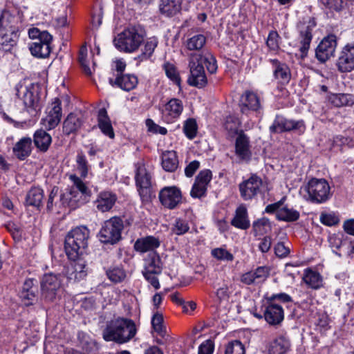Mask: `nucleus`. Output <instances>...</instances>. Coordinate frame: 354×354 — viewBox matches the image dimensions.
<instances>
[{"mask_svg": "<svg viewBox=\"0 0 354 354\" xmlns=\"http://www.w3.org/2000/svg\"><path fill=\"white\" fill-rule=\"evenodd\" d=\"M203 64H205L209 73H216L218 68L216 60L210 53L207 52L204 54L194 53L190 55L189 60L190 75L187 80L189 85L203 88L207 84V80Z\"/></svg>", "mask_w": 354, "mask_h": 354, "instance_id": "f257e3e1", "label": "nucleus"}, {"mask_svg": "<svg viewBox=\"0 0 354 354\" xmlns=\"http://www.w3.org/2000/svg\"><path fill=\"white\" fill-rule=\"evenodd\" d=\"M137 333L135 322L128 318L118 317L109 322L103 331V338L118 344L129 342Z\"/></svg>", "mask_w": 354, "mask_h": 354, "instance_id": "f03ea898", "label": "nucleus"}, {"mask_svg": "<svg viewBox=\"0 0 354 354\" xmlns=\"http://www.w3.org/2000/svg\"><path fill=\"white\" fill-rule=\"evenodd\" d=\"M89 236V230L85 226L75 227L67 234L64 249L71 260H77L86 252Z\"/></svg>", "mask_w": 354, "mask_h": 354, "instance_id": "7ed1b4c3", "label": "nucleus"}, {"mask_svg": "<svg viewBox=\"0 0 354 354\" xmlns=\"http://www.w3.org/2000/svg\"><path fill=\"white\" fill-rule=\"evenodd\" d=\"M17 20L10 12L4 10L0 16V45L4 51H10L19 38Z\"/></svg>", "mask_w": 354, "mask_h": 354, "instance_id": "20e7f679", "label": "nucleus"}, {"mask_svg": "<svg viewBox=\"0 0 354 354\" xmlns=\"http://www.w3.org/2000/svg\"><path fill=\"white\" fill-rule=\"evenodd\" d=\"M145 37L146 32L142 26H131L118 35L114 44L120 51L133 53L138 49Z\"/></svg>", "mask_w": 354, "mask_h": 354, "instance_id": "39448f33", "label": "nucleus"}, {"mask_svg": "<svg viewBox=\"0 0 354 354\" xmlns=\"http://www.w3.org/2000/svg\"><path fill=\"white\" fill-rule=\"evenodd\" d=\"M29 37L34 39L30 45L31 54L36 57L46 58L49 56L51 51V42L53 36L46 30L41 31L37 28H31L28 30Z\"/></svg>", "mask_w": 354, "mask_h": 354, "instance_id": "423d86ee", "label": "nucleus"}, {"mask_svg": "<svg viewBox=\"0 0 354 354\" xmlns=\"http://www.w3.org/2000/svg\"><path fill=\"white\" fill-rule=\"evenodd\" d=\"M17 95L24 103L26 111L32 115H36L41 110L38 91L33 84H19L17 86Z\"/></svg>", "mask_w": 354, "mask_h": 354, "instance_id": "0eeeda50", "label": "nucleus"}, {"mask_svg": "<svg viewBox=\"0 0 354 354\" xmlns=\"http://www.w3.org/2000/svg\"><path fill=\"white\" fill-rule=\"evenodd\" d=\"M62 288L59 274H45L40 281L41 298L46 302H53L57 298Z\"/></svg>", "mask_w": 354, "mask_h": 354, "instance_id": "6e6552de", "label": "nucleus"}, {"mask_svg": "<svg viewBox=\"0 0 354 354\" xmlns=\"http://www.w3.org/2000/svg\"><path fill=\"white\" fill-rule=\"evenodd\" d=\"M225 129L231 138H236L235 153L239 162L243 160V129L241 120L234 115L226 118Z\"/></svg>", "mask_w": 354, "mask_h": 354, "instance_id": "1a4fd4ad", "label": "nucleus"}, {"mask_svg": "<svg viewBox=\"0 0 354 354\" xmlns=\"http://www.w3.org/2000/svg\"><path fill=\"white\" fill-rule=\"evenodd\" d=\"M123 222L119 217H112L106 221L100 231V240L104 243L115 244L121 239Z\"/></svg>", "mask_w": 354, "mask_h": 354, "instance_id": "9d476101", "label": "nucleus"}, {"mask_svg": "<svg viewBox=\"0 0 354 354\" xmlns=\"http://www.w3.org/2000/svg\"><path fill=\"white\" fill-rule=\"evenodd\" d=\"M308 199L313 203L326 202L330 196V186L324 179L312 178L305 187Z\"/></svg>", "mask_w": 354, "mask_h": 354, "instance_id": "9b49d317", "label": "nucleus"}, {"mask_svg": "<svg viewBox=\"0 0 354 354\" xmlns=\"http://www.w3.org/2000/svg\"><path fill=\"white\" fill-rule=\"evenodd\" d=\"M305 129L306 125L303 120H289L281 115H277L269 127L270 133H282L291 131H297L299 133H303Z\"/></svg>", "mask_w": 354, "mask_h": 354, "instance_id": "f8f14e48", "label": "nucleus"}, {"mask_svg": "<svg viewBox=\"0 0 354 354\" xmlns=\"http://www.w3.org/2000/svg\"><path fill=\"white\" fill-rule=\"evenodd\" d=\"M161 204L169 209H175L182 202L181 191L176 187H165L159 193Z\"/></svg>", "mask_w": 354, "mask_h": 354, "instance_id": "ddd939ff", "label": "nucleus"}, {"mask_svg": "<svg viewBox=\"0 0 354 354\" xmlns=\"http://www.w3.org/2000/svg\"><path fill=\"white\" fill-rule=\"evenodd\" d=\"M315 26V21L311 19L301 21L297 25L301 44L300 51L302 56H306L308 53L313 39V30Z\"/></svg>", "mask_w": 354, "mask_h": 354, "instance_id": "4468645a", "label": "nucleus"}, {"mask_svg": "<svg viewBox=\"0 0 354 354\" xmlns=\"http://www.w3.org/2000/svg\"><path fill=\"white\" fill-rule=\"evenodd\" d=\"M212 171L209 169L201 171L195 178L190 195L194 198H201L206 196L207 185L212 180Z\"/></svg>", "mask_w": 354, "mask_h": 354, "instance_id": "2eb2a0df", "label": "nucleus"}, {"mask_svg": "<svg viewBox=\"0 0 354 354\" xmlns=\"http://www.w3.org/2000/svg\"><path fill=\"white\" fill-rule=\"evenodd\" d=\"M336 46L335 35H330L324 37L316 48V57L321 62H326L330 57L334 55Z\"/></svg>", "mask_w": 354, "mask_h": 354, "instance_id": "dca6fc26", "label": "nucleus"}, {"mask_svg": "<svg viewBox=\"0 0 354 354\" xmlns=\"http://www.w3.org/2000/svg\"><path fill=\"white\" fill-rule=\"evenodd\" d=\"M136 182L141 198L147 199L150 194L151 176L143 165H136Z\"/></svg>", "mask_w": 354, "mask_h": 354, "instance_id": "f3484780", "label": "nucleus"}, {"mask_svg": "<svg viewBox=\"0 0 354 354\" xmlns=\"http://www.w3.org/2000/svg\"><path fill=\"white\" fill-rule=\"evenodd\" d=\"M337 66L342 73L354 70V43L348 44L342 48L337 59Z\"/></svg>", "mask_w": 354, "mask_h": 354, "instance_id": "a211bd4d", "label": "nucleus"}, {"mask_svg": "<svg viewBox=\"0 0 354 354\" xmlns=\"http://www.w3.org/2000/svg\"><path fill=\"white\" fill-rule=\"evenodd\" d=\"M38 287L37 281L28 279L23 283L19 297L24 305L29 306L36 304L38 300Z\"/></svg>", "mask_w": 354, "mask_h": 354, "instance_id": "6ab92c4d", "label": "nucleus"}, {"mask_svg": "<svg viewBox=\"0 0 354 354\" xmlns=\"http://www.w3.org/2000/svg\"><path fill=\"white\" fill-rule=\"evenodd\" d=\"M263 317L270 325L279 326L284 319L283 308L281 305L267 300Z\"/></svg>", "mask_w": 354, "mask_h": 354, "instance_id": "aec40b11", "label": "nucleus"}, {"mask_svg": "<svg viewBox=\"0 0 354 354\" xmlns=\"http://www.w3.org/2000/svg\"><path fill=\"white\" fill-rule=\"evenodd\" d=\"M61 100L55 97L52 102L48 115L42 120V124L48 130L55 128L60 122L62 118Z\"/></svg>", "mask_w": 354, "mask_h": 354, "instance_id": "412c9836", "label": "nucleus"}, {"mask_svg": "<svg viewBox=\"0 0 354 354\" xmlns=\"http://www.w3.org/2000/svg\"><path fill=\"white\" fill-rule=\"evenodd\" d=\"M183 111V104L182 101L177 98H172L165 105L162 115L167 123H171L179 118Z\"/></svg>", "mask_w": 354, "mask_h": 354, "instance_id": "4be33fe9", "label": "nucleus"}, {"mask_svg": "<svg viewBox=\"0 0 354 354\" xmlns=\"http://www.w3.org/2000/svg\"><path fill=\"white\" fill-rule=\"evenodd\" d=\"M30 137H23L17 141L13 148V155L19 160H24L29 157L32 153V145Z\"/></svg>", "mask_w": 354, "mask_h": 354, "instance_id": "5701e85b", "label": "nucleus"}, {"mask_svg": "<svg viewBox=\"0 0 354 354\" xmlns=\"http://www.w3.org/2000/svg\"><path fill=\"white\" fill-rule=\"evenodd\" d=\"M70 179L73 185L71 187L69 190L68 199L71 202L73 201H77L83 196L89 194V190L87 186L82 182V180L75 175H71Z\"/></svg>", "mask_w": 354, "mask_h": 354, "instance_id": "b1692460", "label": "nucleus"}, {"mask_svg": "<svg viewBox=\"0 0 354 354\" xmlns=\"http://www.w3.org/2000/svg\"><path fill=\"white\" fill-rule=\"evenodd\" d=\"M87 274L86 265L84 261H73L67 268L66 276L68 280L78 281L83 279Z\"/></svg>", "mask_w": 354, "mask_h": 354, "instance_id": "393cba45", "label": "nucleus"}, {"mask_svg": "<svg viewBox=\"0 0 354 354\" xmlns=\"http://www.w3.org/2000/svg\"><path fill=\"white\" fill-rule=\"evenodd\" d=\"M138 78L133 75H118L115 81L109 79V83L112 86H117L124 91H129L135 88L138 84Z\"/></svg>", "mask_w": 354, "mask_h": 354, "instance_id": "a878e982", "label": "nucleus"}, {"mask_svg": "<svg viewBox=\"0 0 354 354\" xmlns=\"http://www.w3.org/2000/svg\"><path fill=\"white\" fill-rule=\"evenodd\" d=\"M117 200L115 194L111 192H102L96 200V207L102 212L109 211Z\"/></svg>", "mask_w": 354, "mask_h": 354, "instance_id": "bb28decb", "label": "nucleus"}, {"mask_svg": "<svg viewBox=\"0 0 354 354\" xmlns=\"http://www.w3.org/2000/svg\"><path fill=\"white\" fill-rule=\"evenodd\" d=\"M33 142L39 151L46 152L52 142V137L43 129L37 130L33 134Z\"/></svg>", "mask_w": 354, "mask_h": 354, "instance_id": "cd10ccee", "label": "nucleus"}, {"mask_svg": "<svg viewBox=\"0 0 354 354\" xmlns=\"http://www.w3.org/2000/svg\"><path fill=\"white\" fill-rule=\"evenodd\" d=\"M270 62L274 67V77L282 84L288 83L291 77L288 66L276 59H271Z\"/></svg>", "mask_w": 354, "mask_h": 354, "instance_id": "c85d7f7f", "label": "nucleus"}, {"mask_svg": "<svg viewBox=\"0 0 354 354\" xmlns=\"http://www.w3.org/2000/svg\"><path fill=\"white\" fill-rule=\"evenodd\" d=\"M182 0H160L159 10L162 15L172 17L181 10Z\"/></svg>", "mask_w": 354, "mask_h": 354, "instance_id": "c756f323", "label": "nucleus"}, {"mask_svg": "<svg viewBox=\"0 0 354 354\" xmlns=\"http://www.w3.org/2000/svg\"><path fill=\"white\" fill-rule=\"evenodd\" d=\"M98 127L102 132L113 139L115 137V133L111 123L109 117L105 109H100L97 115Z\"/></svg>", "mask_w": 354, "mask_h": 354, "instance_id": "7c9ffc66", "label": "nucleus"}, {"mask_svg": "<svg viewBox=\"0 0 354 354\" xmlns=\"http://www.w3.org/2000/svg\"><path fill=\"white\" fill-rule=\"evenodd\" d=\"M160 245L159 240L154 236H147L138 239L135 244L134 248L140 252H146L147 251L154 250Z\"/></svg>", "mask_w": 354, "mask_h": 354, "instance_id": "2f4dec72", "label": "nucleus"}, {"mask_svg": "<svg viewBox=\"0 0 354 354\" xmlns=\"http://www.w3.org/2000/svg\"><path fill=\"white\" fill-rule=\"evenodd\" d=\"M152 272L153 273L162 272V263L159 255L155 252H150L145 259V266L142 272Z\"/></svg>", "mask_w": 354, "mask_h": 354, "instance_id": "473e14b6", "label": "nucleus"}, {"mask_svg": "<svg viewBox=\"0 0 354 354\" xmlns=\"http://www.w3.org/2000/svg\"><path fill=\"white\" fill-rule=\"evenodd\" d=\"M288 339L281 336L270 343L268 351L269 354H285L290 348Z\"/></svg>", "mask_w": 354, "mask_h": 354, "instance_id": "72a5a7b5", "label": "nucleus"}, {"mask_svg": "<svg viewBox=\"0 0 354 354\" xmlns=\"http://www.w3.org/2000/svg\"><path fill=\"white\" fill-rule=\"evenodd\" d=\"M82 121L77 115L71 113L68 115L63 123V131L66 135L77 131L81 127Z\"/></svg>", "mask_w": 354, "mask_h": 354, "instance_id": "f704fd0d", "label": "nucleus"}, {"mask_svg": "<svg viewBox=\"0 0 354 354\" xmlns=\"http://www.w3.org/2000/svg\"><path fill=\"white\" fill-rule=\"evenodd\" d=\"M162 168L169 172L174 171L178 166V160L174 151H167L162 155Z\"/></svg>", "mask_w": 354, "mask_h": 354, "instance_id": "c9c22d12", "label": "nucleus"}, {"mask_svg": "<svg viewBox=\"0 0 354 354\" xmlns=\"http://www.w3.org/2000/svg\"><path fill=\"white\" fill-rule=\"evenodd\" d=\"M44 198V191L39 187H32L27 193L26 202L28 205L39 207Z\"/></svg>", "mask_w": 354, "mask_h": 354, "instance_id": "e433bc0d", "label": "nucleus"}, {"mask_svg": "<svg viewBox=\"0 0 354 354\" xmlns=\"http://www.w3.org/2000/svg\"><path fill=\"white\" fill-rule=\"evenodd\" d=\"M261 185V180L257 176H252L248 180H245V200L252 198L256 195Z\"/></svg>", "mask_w": 354, "mask_h": 354, "instance_id": "4c0bfd02", "label": "nucleus"}, {"mask_svg": "<svg viewBox=\"0 0 354 354\" xmlns=\"http://www.w3.org/2000/svg\"><path fill=\"white\" fill-rule=\"evenodd\" d=\"M276 218L279 221L292 222L299 219V213L294 209L283 207L277 211Z\"/></svg>", "mask_w": 354, "mask_h": 354, "instance_id": "58836bf2", "label": "nucleus"}, {"mask_svg": "<svg viewBox=\"0 0 354 354\" xmlns=\"http://www.w3.org/2000/svg\"><path fill=\"white\" fill-rule=\"evenodd\" d=\"M245 108L249 111L257 113L261 109V102L259 96L253 92H247L245 96Z\"/></svg>", "mask_w": 354, "mask_h": 354, "instance_id": "ea45409f", "label": "nucleus"}, {"mask_svg": "<svg viewBox=\"0 0 354 354\" xmlns=\"http://www.w3.org/2000/svg\"><path fill=\"white\" fill-rule=\"evenodd\" d=\"M206 44V37L202 34L192 36L186 41V46L189 50H200Z\"/></svg>", "mask_w": 354, "mask_h": 354, "instance_id": "a19ab883", "label": "nucleus"}, {"mask_svg": "<svg viewBox=\"0 0 354 354\" xmlns=\"http://www.w3.org/2000/svg\"><path fill=\"white\" fill-rule=\"evenodd\" d=\"M304 282L310 288L317 289L322 286V277L318 272L306 270L304 277Z\"/></svg>", "mask_w": 354, "mask_h": 354, "instance_id": "79ce46f5", "label": "nucleus"}, {"mask_svg": "<svg viewBox=\"0 0 354 354\" xmlns=\"http://www.w3.org/2000/svg\"><path fill=\"white\" fill-rule=\"evenodd\" d=\"M158 43V39L155 37L147 39L145 44L142 53L138 56V58L142 61L149 59L153 53L155 48L157 47Z\"/></svg>", "mask_w": 354, "mask_h": 354, "instance_id": "37998d69", "label": "nucleus"}, {"mask_svg": "<svg viewBox=\"0 0 354 354\" xmlns=\"http://www.w3.org/2000/svg\"><path fill=\"white\" fill-rule=\"evenodd\" d=\"M253 230L255 235H263L271 230V225L267 218H261L253 223Z\"/></svg>", "mask_w": 354, "mask_h": 354, "instance_id": "c03bdc74", "label": "nucleus"}, {"mask_svg": "<svg viewBox=\"0 0 354 354\" xmlns=\"http://www.w3.org/2000/svg\"><path fill=\"white\" fill-rule=\"evenodd\" d=\"M332 102L336 106H351L354 104V96L347 93H339L333 97Z\"/></svg>", "mask_w": 354, "mask_h": 354, "instance_id": "a18cd8bd", "label": "nucleus"}, {"mask_svg": "<svg viewBox=\"0 0 354 354\" xmlns=\"http://www.w3.org/2000/svg\"><path fill=\"white\" fill-rule=\"evenodd\" d=\"M151 325L153 330L160 335L165 333L163 326V316L158 311L154 313L151 319Z\"/></svg>", "mask_w": 354, "mask_h": 354, "instance_id": "49530a36", "label": "nucleus"}, {"mask_svg": "<svg viewBox=\"0 0 354 354\" xmlns=\"http://www.w3.org/2000/svg\"><path fill=\"white\" fill-rule=\"evenodd\" d=\"M189 230V226L187 221L180 218L176 219L171 227L172 232L177 235H183L187 232Z\"/></svg>", "mask_w": 354, "mask_h": 354, "instance_id": "de8ad7c7", "label": "nucleus"}, {"mask_svg": "<svg viewBox=\"0 0 354 354\" xmlns=\"http://www.w3.org/2000/svg\"><path fill=\"white\" fill-rule=\"evenodd\" d=\"M211 254L213 257L219 261H231L234 258L232 254L223 248H217L213 249L211 252Z\"/></svg>", "mask_w": 354, "mask_h": 354, "instance_id": "09e8293b", "label": "nucleus"}, {"mask_svg": "<svg viewBox=\"0 0 354 354\" xmlns=\"http://www.w3.org/2000/svg\"><path fill=\"white\" fill-rule=\"evenodd\" d=\"M183 131L186 136L189 139H193L197 132V124L194 119L189 118L185 121L183 126Z\"/></svg>", "mask_w": 354, "mask_h": 354, "instance_id": "8fccbe9b", "label": "nucleus"}, {"mask_svg": "<svg viewBox=\"0 0 354 354\" xmlns=\"http://www.w3.org/2000/svg\"><path fill=\"white\" fill-rule=\"evenodd\" d=\"M108 278L114 283L121 282L126 277L125 272L120 268H114L106 272Z\"/></svg>", "mask_w": 354, "mask_h": 354, "instance_id": "3c124183", "label": "nucleus"}, {"mask_svg": "<svg viewBox=\"0 0 354 354\" xmlns=\"http://www.w3.org/2000/svg\"><path fill=\"white\" fill-rule=\"evenodd\" d=\"M163 67L165 71V74L168 78H169L176 84L180 85V78L176 67L170 63L165 64Z\"/></svg>", "mask_w": 354, "mask_h": 354, "instance_id": "603ef678", "label": "nucleus"}, {"mask_svg": "<svg viewBox=\"0 0 354 354\" xmlns=\"http://www.w3.org/2000/svg\"><path fill=\"white\" fill-rule=\"evenodd\" d=\"M76 162L77 169L79 170L81 176L86 177L88 174V166L86 156L82 152L77 153L76 157Z\"/></svg>", "mask_w": 354, "mask_h": 354, "instance_id": "864d4df0", "label": "nucleus"}, {"mask_svg": "<svg viewBox=\"0 0 354 354\" xmlns=\"http://www.w3.org/2000/svg\"><path fill=\"white\" fill-rule=\"evenodd\" d=\"M225 354H243V344L239 340H234L228 343Z\"/></svg>", "mask_w": 354, "mask_h": 354, "instance_id": "5fc2aeb1", "label": "nucleus"}, {"mask_svg": "<svg viewBox=\"0 0 354 354\" xmlns=\"http://www.w3.org/2000/svg\"><path fill=\"white\" fill-rule=\"evenodd\" d=\"M231 224L237 228L243 229V205H241L236 209Z\"/></svg>", "mask_w": 354, "mask_h": 354, "instance_id": "6e6d98bb", "label": "nucleus"}, {"mask_svg": "<svg viewBox=\"0 0 354 354\" xmlns=\"http://www.w3.org/2000/svg\"><path fill=\"white\" fill-rule=\"evenodd\" d=\"M279 36L277 31L270 32L266 41V44L271 50H277L279 48Z\"/></svg>", "mask_w": 354, "mask_h": 354, "instance_id": "4d7b16f0", "label": "nucleus"}, {"mask_svg": "<svg viewBox=\"0 0 354 354\" xmlns=\"http://www.w3.org/2000/svg\"><path fill=\"white\" fill-rule=\"evenodd\" d=\"M339 218L335 214H324L320 215V221L324 225L332 226L339 223Z\"/></svg>", "mask_w": 354, "mask_h": 354, "instance_id": "13d9d810", "label": "nucleus"}, {"mask_svg": "<svg viewBox=\"0 0 354 354\" xmlns=\"http://www.w3.org/2000/svg\"><path fill=\"white\" fill-rule=\"evenodd\" d=\"M161 273H153L152 272H142L145 279L156 290L160 288L158 275Z\"/></svg>", "mask_w": 354, "mask_h": 354, "instance_id": "bf43d9fd", "label": "nucleus"}, {"mask_svg": "<svg viewBox=\"0 0 354 354\" xmlns=\"http://www.w3.org/2000/svg\"><path fill=\"white\" fill-rule=\"evenodd\" d=\"M86 48L82 47L80 51L79 62L83 68L84 73L87 75H91V71L86 63Z\"/></svg>", "mask_w": 354, "mask_h": 354, "instance_id": "052dcab7", "label": "nucleus"}, {"mask_svg": "<svg viewBox=\"0 0 354 354\" xmlns=\"http://www.w3.org/2000/svg\"><path fill=\"white\" fill-rule=\"evenodd\" d=\"M214 345L212 340L207 339L203 342L198 348V354H212Z\"/></svg>", "mask_w": 354, "mask_h": 354, "instance_id": "680f3d73", "label": "nucleus"}, {"mask_svg": "<svg viewBox=\"0 0 354 354\" xmlns=\"http://www.w3.org/2000/svg\"><path fill=\"white\" fill-rule=\"evenodd\" d=\"M274 250L275 254L280 258L286 257L290 253V249L281 242L277 243Z\"/></svg>", "mask_w": 354, "mask_h": 354, "instance_id": "e2e57ef3", "label": "nucleus"}, {"mask_svg": "<svg viewBox=\"0 0 354 354\" xmlns=\"http://www.w3.org/2000/svg\"><path fill=\"white\" fill-rule=\"evenodd\" d=\"M347 1L348 0H327V6L330 9L339 11L346 4Z\"/></svg>", "mask_w": 354, "mask_h": 354, "instance_id": "0e129e2a", "label": "nucleus"}, {"mask_svg": "<svg viewBox=\"0 0 354 354\" xmlns=\"http://www.w3.org/2000/svg\"><path fill=\"white\" fill-rule=\"evenodd\" d=\"M147 125L149 127V130L153 131L156 133H160L161 135H165L167 132V129L165 127H160L153 122V121L150 119L147 120Z\"/></svg>", "mask_w": 354, "mask_h": 354, "instance_id": "69168bd1", "label": "nucleus"}, {"mask_svg": "<svg viewBox=\"0 0 354 354\" xmlns=\"http://www.w3.org/2000/svg\"><path fill=\"white\" fill-rule=\"evenodd\" d=\"M254 274H256V279L260 281H264L269 274V269L267 267L261 266L257 268L254 271Z\"/></svg>", "mask_w": 354, "mask_h": 354, "instance_id": "338daca9", "label": "nucleus"}, {"mask_svg": "<svg viewBox=\"0 0 354 354\" xmlns=\"http://www.w3.org/2000/svg\"><path fill=\"white\" fill-rule=\"evenodd\" d=\"M200 162L198 160L192 161L185 169V176L192 177L199 168Z\"/></svg>", "mask_w": 354, "mask_h": 354, "instance_id": "774afa93", "label": "nucleus"}]
</instances>
